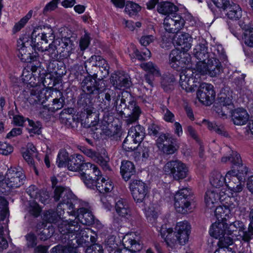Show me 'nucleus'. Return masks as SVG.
<instances>
[{"label": "nucleus", "mask_w": 253, "mask_h": 253, "mask_svg": "<svg viewBox=\"0 0 253 253\" xmlns=\"http://www.w3.org/2000/svg\"><path fill=\"white\" fill-rule=\"evenodd\" d=\"M158 12L164 15L173 14L178 10V8L173 3L169 1H163L158 3Z\"/></svg>", "instance_id": "e433bc0d"}, {"label": "nucleus", "mask_w": 253, "mask_h": 253, "mask_svg": "<svg viewBox=\"0 0 253 253\" xmlns=\"http://www.w3.org/2000/svg\"><path fill=\"white\" fill-rule=\"evenodd\" d=\"M200 81L199 74H195L191 69L187 68L180 74V85L187 92L194 91L197 87V84H199Z\"/></svg>", "instance_id": "f8f14e48"}, {"label": "nucleus", "mask_w": 253, "mask_h": 253, "mask_svg": "<svg viewBox=\"0 0 253 253\" xmlns=\"http://www.w3.org/2000/svg\"><path fill=\"white\" fill-rule=\"evenodd\" d=\"M125 247L123 249H117L114 253H135L142 248V245L134 239L126 237L123 240Z\"/></svg>", "instance_id": "5701e85b"}, {"label": "nucleus", "mask_w": 253, "mask_h": 253, "mask_svg": "<svg viewBox=\"0 0 253 253\" xmlns=\"http://www.w3.org/2000/svg\"><path fill=\"white\" fill-rule=\"evenodd\" d=\"M115 210L120 217L128 218L131 215V210L126 199L119 198L116 200Z\"/></svg>", "instance_id": "a878e982"}, {"label": "nucleus", "mask_w": 253, "mask_h": 253, "mask_svg": "<svg viewBox=\"0 0 253 253\" xmlns=\"http://www.w3.org/2000/svg\"><path fill=\"white\" fill-rule=\"evenodd\" d=\"M161 110L162 113L163 114V119L166 122L169 123L174 122V115L166 106L162 105Z\"/></svg>", "instance_id": "e2e57ef3"}, {"label": "nucleus", "mask_w": 253, "mask_h": 253, "mask_svg": "<svg viewBox=\"0 0 253 253\" xmlns=\"http://www.w3.org/2000/svg\"><path fill=\"white\" fill-rule=\"evenodd\" d=\"M141 10V7L132 1H127L126 4L125 12L130 16L136 14Z\"/></svg>", "instance_id": "4d7b16f0"}, {"label": "nucleus", "mask_w": 253, "mask_h": 253, "mask_svg": "<svg viewBox=\"0 0 253 253\" xmlns=\"http://www.w3.org/2000/svg\"><path fill=\"white\" fill-rule=\"evenodd\" d=\"M239 173V172L233 169L226 173L227 180L225 185L229 189L235 193L240 192L243 190V185L237 176Z\"/></svg>", "instance_id": "412c9836"}, {"label": "nucleus", "mask_w": 253, "mask_h": 253, "mask_svg": "<svg viewBox=\"0 0 253 253\" xmlns=\"http://www.w3.org/2000/svg\"><path fill=\"white\" fill-rule=\"evenodd\" d=\"M55 113L51 110V107L49 106L43 105L41 107L39 111L40 117L43 119L48 120L50 119L53 113Z\"/></svg>", "instance_id": "0e129e2a"}, {"label": "nucleus", "mask_w": 253, "mask_h": 253, "mask_svg": "<svg viewBox=\"0 0 253 253\" xmlns=\"http://www.w3.org/2000/svg\"><path fill=\"white\" fill-rule=\"evenodd\" d=\"M218 102L219 105L215 107V110L220 117L226 119L231 113L232 120L235 125L242 126L247 123L249 115L246 110L237 108L232 110L234 105L231 97L223 94L219 97Z\"/></svg>", "instance_id": "f03ea898"}, {"label": "nucleus", "mask_w": 253, "mask_h": 253, "mask_svg": "<svg viewBox=\"0 0 253 253\" xmlns=\"http://www.w3.org/2000/svg\"><path fill=\"white\" fill-rule=\"evenodd\" d=\"M59 231L63 235L73 234L75 238L88 242V233L90 230L88 228H82L76 219H69L61 222L59 225Z\"/></svg>", "instance_id": "6e6552de"}, {"label": "nucleus", "mask_w": 253, "mask_h": 253, "mask_svg": "<svg viewBox=\"0 0 253 253\" xmlns=\"http://www.w3.org/2000/svg\"><path fill=\"white\" fill-rule=\"evenodd\" d=\"M135 168L133 163L129 161H123L120 167V173L125 181H128L135 174Z\"/></svg>", "instance_id": "bb28decb"}, {"label": "nucleus", "mask_w": 253, "mask_h": 253, "mask_svg": "<svg viewBox=\"0 0 253 253\" xmlns=\"http://www.w3.org/2000/svg\"><path fill=\"white\" fill-rule=\"evenodd\" d=\"M226 11V15L228 18L237 20L242 16V10L240 6L231 1L229 5L223 10Z\"/></svg>", "instance_id": "72a5a7b5"}, {"label": "nucleus", "mask_w": 253, "mask_h": 253, "mask_svg": "<svg viewBox=\"0 0 253 253\" xmlns=\"http://www.w3.org/2000/svg\"><path fill=\"white\" fill-rule=\"evenodd\" d=\"M53 95L51 97H54L52 99L51 104H49L51 107V110L55 112L58 110L61 109L65 104V98L62 93L60 91H53Z\"/></svg>", "instance_id": "473e14b6"}, {"label": "nucleus", "mask_w": 253, "mask_h": 253, "mask_svg": "<svg viewBox=\"0 0 253 253\" xmlns=\"http://www.w3.org/2000/svg\"><path fill=\"white\" fill-rule=\"evenodd\" d=\"M55 39L54 32L51 28H48L46 31L38 33L34 30L31 38L29 37L30 45L35 51H44L48 41H53Z\"/></svg>", "instance_id": "1a4fd4ad"}, {"label": "nucleus", "mask_w": 253, "mask_h": 253, "mask_svg": "<svg viewBox=\"0 0 253 253\" xmlns=\"http://www.w3.org/2000/svg\"><path fill=\"white\" fill-rule=\"evenodd\" d=\"M82 161L83 156L81 155L77 154L76 157H70L67 165L68 169L73 171L79 170Z\"/></svg>", "instance_id": "de8ad7c7"}, {"label": "nucleus", "mask_w": 253, "mask_h": 253, "mask_svg": "<svg viewBox=\"0 0 253 253\" xmlns=\"http://www.w3.org/2000/svg\"><path fill=\"white\" fill-rule=\"evenodd\" d=\"M226 180H227L226 175L223 176L220 172L214 171L211 173L210 178V182L213 188L220 189V187L225 184Z\"/></svg>", "instance_id": "79ce46f5"}, {"label": "nucleus", "mask_w": 253, "mask_h": 253, "mask_svg": "<svg viewBox=\"0 0 253 253\" xmlns=\"http://www.w3.org/2000/svg\"><path fill=\"white\" fill-rule=\"evenodd\" d=\"M215 92L212 84L205 83L200 84L197 97L200 102L206 105H211L214 100Z\"/></svg>", "instance_id": "f3484780"}, {"label": "nucleus", "mask_w": 253, "mask_h": 253, "mask_svg": "<svg viewBox=\"0 0 253 253\" xmlns=\"http://www.w3.org/2000/svg\"><path fill=\"white\" fill-rule=\"evenodd\" d=\"M175 82V79L173 75L164 74L161 78V85L165 91H168L173 88Z\"/></svg>", "instance_id": "58836bf2"}, {"label": "nucleus", "mask_w": 253, "mask_h": 253, "mask_svg": "<svg viewBox=\"0 0 253 253\" xmlns=\"http://www.w3.org/2000/svg\"><path fill=\"white\" fill-rule=\"evenodd\" d=\"M201 123L211 131H215L216 133L225 137L228 136V133L222 125L218 126L215 123L210 122L206 119L203 120Z\"/></svg>", "instance_id": "ea45409f"}, {"label": "nucleus", "mask_w": 253, "mask_h": 253, "mask_svg": "<svg viewBox=\"0 0 253 253\" xmlns=\"http://www.w3.org/2000/svg\"><path fill=\"white\" fill-rule=\"evenodd\" d=\"M206 61H199L196 66L195 72L200 75H206L208 72V59Z\"/></svg>", "instance_id": "680f3d73"}, {"label": "nucleus", "mask_w": 253, "mask_h": 253, "mask_svg": "<svg viewBox=\"0 0 253 253\" xmlns=\"http://www.w3.org/2000/svg\"><path fill=\"white\" fill-rule=\"evenodd\" d=\"M90 175L91 174L89 173H85L84 175H81L80 178L86 187L94 189L95 188H96L97 182L101 178V173L98 176H95L94 179Z\"/></svg>", "instance_id": "a18cd8bd"}, {"label": "nucleus", "mask_w": 253, "mask_h": 253, "mask_svg": "<svg viewBox=\"0 0 253 253\" xmlns=\"http://www.w3.org/2000/svg\"><path fill=\"white\" fill-rule=\"evenodd\" d=\"M114 187L113 183L108 177L101 178L97 182L96 189L101 193H109L112 191Z\"/></svg>", "instance_id": "c9c22d12"}, {"label": "nucleus", "mask_w": 253, "mask_h": 253, "mask_svg": "<svg viewBox=\"0 0 253 253\" xmlns=\"http://www.w3.org/2000/svg\"><path fill=\"white\" fill-rule=\"evenodd\" d=\"M110 81L115 88L121 90L129 87L131 84L129 77L120 73L112 76Z\"/></svg>", "instance_id": "b1692460"}, {"label": "nucleus", "mask_w": 253, "mask_h": 253, "mask_svg": "<svg viewBox=\"0 0 253 253\" xmlns=\"http://www.w3.org/2000/svg\"><path fill=\"white\" fill-rule=\"evenodd\" d=\"M140 143L136 142L133 137L127 135L123 143V148L126 151H131L134 150L137 147V144Z\"/></svg>", "instance_id": "5fc2aeb1"}, {"label": "nucleus", "mask_w": 253, "mask_h": 253, "mask_svg": "<svg viewBox=\"0 0 253 253\" xmlns=\"http://www.w3.org/2000/svg\"><path fill=\"white\" fill-rule=\"evenodd\" d=\"M129 189L134 200L137 203H144L148 197L149 188L142 180H132L129 184Z\"/></svg>", "instance_id": "2eb2a0df"}, {"label": "nucleus", "mask_w": 253, "mask_h": 253, "mask_svg": "<svg viewBox=\"0 0 253 253\" xmlns=\"http://www.w3.org/2000/svg\"><path fill=\"white\" fill-rule=\"evenodd\" d=\"M175 41L176 43L181 46L183 51H187L191 47L193 39L189 34L182 33L178 36Z\"/></svg>", "instance_id": "2f4dec72"}, {"label": "nucleus", "mask_w": 253, "mask_h": 253, "mask_svg": "<svg viewBox=\"0 0 253 253\" xmlns=\"http://www.w3.org/2000/svg\"><path fill=\"white\" fill-rule=\"evenodd\" d=\"M82 171L80 173V176L84 175L85 173H93L95 176H99L101 173V171L95 165L90 163H84L83 161L82 162L80 170Z\"/></svg>", "instance_id": "c03bdc74"}, {"label": "nucleus", "mask_w": 253, "mask_h": 253, "mask_svg": "<svg viewBox=\"0 0 253 253\" xmlns=\"http://www.w3.org/2000/svg\"><path fill=\"white\" fill-rule=\"evenodd\" d=\"M175 143L176 142L174 143H168V144L163 145L160 149L166 154H172L177 150Z\"/></svg>", "instance_id": "774afa93"}, {"label": "nucleus", "mask_w": 253, "mask_h": 253, "mask_svg": "<svg viewBox=\"0 0 253 253\" xmlns=\"http://www.w3.org/2000/svg\"><path fill=\"white\" fill-rule=\"evenodd\" d=\"M128 97L130 98L129 101H132L131 95L128 92H123L120 104H118V101L120 98V95L118 94L117 95V99L115 100V102L112 103V104H113V107H115L116 111L121 115H125L126 113H125V111L127 110H129V109H128V105L127 106V108H126V99L124 98V97L127 98Z\"/></svg>", "instance_id": "7c9ffc66"}, {"label": "nucleus", "mask_w": 253, "mask_h": 253, "mask_svg": "<svg viewBox=\"0 0 253 253\" xmlns=\"http://www.w3.org/2000/svg\"><path fill=\"white\" fill-rule=\"evenodd\" d=\"M226 190L224 188H212L207 191L205 196V201L206 206L210 209L214 208L215 205L219 201L232 200L226 193Z\"/></svg>", "instance_id": "dca6fc26"}, {"label": "nucleus", "mask_w": 253, "mask_h": 253, "mask_svg": "<svg viewBox=\"0 0 253 253\" xmlns=\"http://www.w3.org/2000/svg\"><path fill=\"white\" fill-rule=\"evenodd\" d=\"M128 52L130 58L137 59L139 60H145L150 57L151 52L147 48L144 49L142 52H140L134 45L131 44L128 47Z\"/></svg>", "instance_id": "cd10ccee"}, {"label": "nucleus", "mask_w": 253, "mask_h": 253, "mask_svg": "<svg viewBox=\"0 0 253 253\" xmlns=\"http://www.w3.org/2000/svg\"><path fill=\"white\" fill-rule=\"evenodd\" d=\"M71 191L68 188L62 187H56L54 191V200L59 202L57 207V211H64L65 207L71 210L70 212L75 213L76 209L75 208V200L72 198Z\"/></svg>", "instance_id": "0eeeda50"}, {"label": "nucleus", "mask_w": 253, "mask_h": 253, "mask_svg": "<svg viewBox=\"0 0 253 253\" xmlns=\"http://www.w3.org/2000/svg\"><path fill=\"white\" fill-rule=\"evenodd\" d=\"M157 228L168 246L171 249L176 248L178 245H184L188 241L191 226L187 221L177 222L174 231L166 225Z\"/></svg>", "instance_id": "f257e3e1"}, {"label": "nucleus", "mask_w": 253, "mask_h": 253, "mask_svg": "<svg viewBox=\"0 0 253 253\" xmlns=\"http://www.w3.org/2000/svg\"><path fill=\"white\" fill-rule=\"evenodd\" d=\"M163 169L166 173L171 175L175 180L186 178L189 172L187 166L179 160L168 162L164 166Z\"/></svg>", "instance_id": "9b49d317"}, {"label": "nucleus", "mask_w": 253, "mask_h": 253, "mask_svg": "<svg viewBox=\"0 0 253 253\" xmlns=\"http://www.w3.org/2000/svg\"><path fill=\"white\" fill-rule=\"evenodd\" d=\"M181 54V51L178 49H174L171 50L169 55V64L170 66L175 69L176 70H179V64L180 62Z\"/></svg>", "instance_id": "49530a36"}, {"label": "nucleus", "mask_w": 253, "mask_h": 253, "mask_svg": "<svg viewBox=\"0 0 253 253\" xmlns=\"http://www.w3.org/2000/svg\"><path fill=\"white\" fill-rule=\"evenodd\" d=\"M166 141L168 143H174L176 142V139L172 136L168 137L166 134H161L157 140V145L158 148L160 149L163 145H165Z\"/></svg>", "instance_id": "052dcab7"}, {"label": "nucleus", "mask_w": 253, "mask_h": 253, "mask_svg": "<svg viewBox=\"0 0 253 253\" xmlns=\"http://www.w3.org/2000/svg\"><path fill=\"white\" fill-rule=\"evenodd\" d=\"M221 162L226 163L230 162L233 165L237 167V171L240 173L247 174L248 169L246 166H244L240 155L236 152L231 150L230 156L223 157L221 158Z\"/></svg>", "instance_id": "4be33fe9"}, {"label": "nucleus", "mask_w": 253, "mask_h": 253, "mask_svg": "<svg viewBox=\"0 0 253 253\" xmlns=\"http://www.w3.org/2000/svg\"><path fill=\"white\" fill-rule=\"evenodd\" d=\"M210 58L224 61L226 59L225 51L221 45H214L211 48Z\"/></svg>", "instance_id": "37998d69"}, {"label": "nucleus", "mask_w": 253, "mask_h": 253, "mask_svg": "<svg viewBox=\"0 0 253 253\" xmlns=\"http://www.w3.org/2000/svg\"><path fill=\"white\" fill-rule=\"evenodd\" d=\"M79 103L83 106L84 113L86 114L88 123L90 121L92 126H99L102 132L106 136L111 137L114 135V132L110 128V122L106 120L107 117H103L102 120L99 122V114L93 113V104L89 99H85L84 97H83L80 99Z\"/></svg>", "instance_id": "20e7f679"}, {"label": "nucleus", "mask_w": 253, "mask_h": 253, "mask_svg": "<svg viewBox=\"0 0 253 253\" xmlns=\"http://www.w3.org/2000/svg\"><path fill=\"white\" fill-rule=\"evenodd\" d=\"M221 63L218 60L209 58L208 59V74L212 77H216L219 74L221 70Z\"/></svg>", "instance_id": "a19ab883"}, {"label": "nucleus", "mask_w": 253, "mask_h": 253, "mask_svg": "<svg viewBox=\"0 0 253 253\" xmlns=\"http://www.w3.org/2000/svg\"><path fill=\"white\" fill-rule=\"evenodd\" d=\"M187 51H181V59L180 62H178L179 65V70L183 68H188L190 69V64L191 62V56L189 54L186 52Z\"/></svg>", "instance_id": "13d9d810"}, {"label": "nucleus", "mask_w": 253, "mask_h": 253, "mask_svg": "<svg viewBox=\"0 0 253 253\" xmlns=\"http://www.w3.org/2000/svg\"><path fill=\"white\" fill-rule=\"evenodd\" d=\"M194 56L199 61H207L210 58V53L208 51L207 42L202 39L194 48L193 50Z\"/></svg>", "instance_id": "393cba45"}, {"label": "nucleus", "mask_w": 253, "mask_h": 253, "mask_svg": "<svg viewBox=\"0 0 253 253\" xmlns=\"http://www.w3.org/2000/svg\"><path fill=\"white\" fill-rule=\"evenodd\" d=\"M70 160L68 153L64 150L59 151L56 160V164L59 168H63L67 166Z\"/></svg>", "instance_id": "603ef678"}, {"label": "nucleus", "mask_w": 253, "mask_h": 253, "mask_svg": "<svg viewBox=\"0 0 253 253\" xmlns=\"http://www.w3.org/2000/svg\"><path fill=\"white\" fill-rule=\"evenodd\" d=\"M245 229L244 223L239 220H236L230 223L224 221L215 222L213 223L210 229L211 236L217 239L221 236L227 235L232 237L238 236L240 232Z\"/></svg>", "instance_id": "39448f33"}, {"label": "nucleus", "mask_w": 253, "mask_h": 253, "mask_svg": "<svg viewBox=\"0 0 253 253\" xmlns=\"http://www.w3.org/2000/svg\"><path fill=\"white\" fill-rule=\"evenodd\" d=\"M185 24L184 20L180 15H174L172 18L167 16L164 20V27L166 31L170 33H176Z\"/></svg>", "instance_id": "aec40b11"}, {"label": "nucleus", "mask_w": 253, "mask_h": 253, "mask_svg": "<svg viewBox=\"0 0 253 253\" xmlns=\"http://www.w3.org/2000/svg\"><path fill=\"white\" fill-rule=\"evenodd\" d=\"M102 155H98L97 159L94 161L98 163L102 168L105 170H111V168L109 164L110 159L108 156L105 150L102 152Z\"/></svg>", "instance_id": "8fccbe9b"}, {"label": "nucleus", "mask_w": 253, "mask_h": 253, "mask_svg": "<svg viewBox=\"0 0 253 253\" xmlns=\"http://www.w3.org/2000/svg\"><path fill=\"white\" fill-rule=\"evenodd\" d=\"M229 29L233 35L238 39L241 37L242 30L239 26L235 23H229L228 24Z\"/></svg>", "instance_id": "338daca9"}, {"label": "nucleus", "mask_w": 253, "mask_h": 253, "mask_svg": "<svg viewBox=\"0 0 253 253\" xmlns=\"http://www.w3.org/2000/svg\"><path fill=\"white\" fill-rule=\"evenodd\" d=\"M127 135L133 137L136 142H141L145 136V129L139 125L132 126L128 130Z\"/></svg>", "instance_id": "4c0bfd02"}, {"label": "nucleus", "mask_w": 253, "mask_h": 253, "mask_svg": "<svg viewBox=\"0 0 253 253\" xmlns=\"http://www.w3.org/2000/svg\"><path fill=\"white\" fill-rule=\"evenodd\" d=\"M140 67L144 71L148 72L147 74H154L156 77L161 75L159 68L152 62L141 63Z\"/></svg>", "instance_id": "3c124183"}, {"label": "nucleus", "mask_w": 253, "mask_h": 253, "mask_svg": "<svg viewBox=\"0 0 253 253\" xmlns=\"http://www.w3.org/2000/svg\"><path fill=\"white\" fill-rule=\"evenodd\" d=\"M190 192L187 188L178 190L174 196V207L177 212L185 214L191 210Z\"/></svg>", "instance_id": "ddd939ff"}, {"label": "nucleus", "mask_w": 253, "mask_h": 253, "mask_svg": "<svg viewBox=\"0 0 253 253\" xmlns=\"http://www.w3.org/2000/svg\"><path fill=\"white\" fill-rule=\"evenodd\" d=\"M28 211L35 217H38L40 215L41 210L37 202H30L28 207Z\"/></svg>", "instance_id": "69168bd1"}, {"label": "nucleus", "mask_w": 253, "mask_h": 253, "mask_svg": "<svg viewBox=\"0 0 253 253\" xmlns=\"http://www.w3.org/2000/svg\"><path fill=\"white\" fill-rule=\"evenodd\" d=\"M78 218L83 224L90 225L94 222V216L88 208H81L77 210Z\"/></svg>", "instance_id": "c756f323"}, {"label": "nucleus", "mask_w": 253, "mask_h": 253, "mask_svg": "<svg viewBox=\"0 0 253 253\" xmlns=\"http://www.w3.org/2000/svg\"><path fill=\"white\" fill-rule=\"evenodd\" d=\"M218 238H219V241L217 244L219 247L218 249H227L228 251H231V248L229 247L233 244V239L232 238L223 235Z\"/></svg>", "instance_id": "864d4df0"}, {"label": "nucleus", "mask_w": 253, "mask_h": 253, "mask_svg": "<svg viewBox=\"0 0 253 253\" xmlns=\"http://www.w3.org/2000/svg\"><path fill=\"white\" fill-rule=\"evenodd\" d=\"M103 92L104 94H102V98L99 100L100 104L99 106L103 110H108V109L111 107V105H113L112 103L115 102V100L117 99V95H116V92L115 90L110 89H106L105 87V90H104L102 93L99 94L95 98H97V99L100 98V95L102 94ZM94 97H91L89 96H85L84 99H89L91 101V99L94 98Z\"/></svg>", "instance_id": "6ab92c4d"}, {"label": "nucleus", "mask_w": 253, "mask_h": 253, "mask_svg": "<svg viewBox=\"0 0 253 253\" xmlns=\"http://www.w3.org/2000/svg\"><path fill=\"white\" fill-rule=\"evenodd\" d=\"M8 214V202L6 199L0 197V251L6 249L8 247V243L3 237L4 232L9 234L8 229V221L6 218Z\"/></svg>", "instance_id": "9d476101"}, {"label": "nucleus", "mask_w": 253, "mask_h": 253, "mask_svg": "<svg viewBox=\"0 0 253 253\" xmlns=\"http://www.w3.org/2000/svg\"><path fill=\"white\" fill-rule=\"evenodd\" d=\"M30 128L28 131L30 133L40 134L41 133L42 124L40 122H34L27 118Z\"/></svg>", "instance_id": "6e6d98bb"}, {"label": "nucleus", "mask_w": 253, "mask_h": 253, "mask_svg": "<svg viewBox=\"0 0 253 253\" xmlns=\"http://www.w3.org/2000/svg\"><path fill=\"white\" fill-rule=\"evenodd\" d=\"M128 109L131 111V114L128 115L125 120L127 126L136 122L141 113L140 108L136 105V102L133 100L128 101Z\"/></svg>", "instance_id": "c85d7f7f"}, {"label": "nucleus", "mask_w": 253, "mask_h": 253, "mask_svg": "<svg viewBox=\"0 0 253 253\" xmlns=\"http://www.w3.org/2000/svg\"><path fill=\"white\" fill-rule=\"evenodd\" d=\"M60 212L58 211V214L56 212L54 211H48L46 212L45 215H44V219L48 222L53 223L54 224H56L58 226V229H59V225L61 223V221H64L65 220H62L60 215H61V211L59 210ZM66 220L65 221H66Z\"/></svg>", "instance_id": "09e8293b"}, {"label": "nucleus", "mask_w": 253, "mask_h": 253, "mask_svg": "<svg viewBox=\"0 0 253 253\" xmlns=\"http://www.w3.org/2000/svg\"><path fill=\"white\" fill-rule=\"evenodd\" d=\"M25 179V175L22 170L11 168L7 170L4 178L0 179V192L8 194L12 189L22 185Z\"/></svg>", "instance_id": "423d86ee"}, {"label": "nucleus", "mask_w": 253, "mask_h": 253, "mask_svg": "<svg viewBox=\"0 0 253 253\" xmlns=\"http://www.w3.org/2000/svg\"><path fill=\"white\" fill-rule=\"evenodd\" d=\"M53 95V90L42 86H35L30 90L27 100L31 105L42 104Z\"/></svg>", "instance_id": "4468645a"}, {"label": "nucleus", "mask_w": 253, "mask_h": 253, "mask_svg": "<svg viewBox=\"0 0 253 253\" xmlns=\"http://www.w3.org/2000/svg\"><path fill=\"white\" fill-rule=\"evenodd\" d=\"M230 205H224L222 206L217 207L214 211L215 214L217 218H221L220 222L226 220V217H229L231 213V210L234 209V205L233 204Z\"/></svg>", "instance_id": "f704fd0d"}, {"label": "nucleus", "mask_w": 253, "mask_h": 253, "mask_svg": "<svg viewBox=\"0 0 253 253\" xmlns=\"http://www.w3.org/2000/svg\"><path fill=\"white\" fill-rule=\"evenodd\" d=\"M89 63L86 61L84 62V68L88 75L82 81L81 84L82 90L84 94L81 95V98L85 96L95 97L105 90V81L103 80H96L97 73L94 66H88Z\"/></svg>", "instance_id": "7ed1b4c3"}, {"label": "nucleus", "mask_w": 253, "mask_h": 253, "mask_svg": "<svg viewBox=\"0 0 253 253\" xmlns=\"http://www.w3.org/2000/svg\"><path fill=\"white\" fill-rule=\"evenodd\" d=\"M242 40L247 46L253 47V28H250L244 31Z\"/></svg>", "instance_id": "bf43d9fd"}, {"label": "nucleus", "mask_w": 253, "mask_h": 253, "mask_svg": "<svg viewBox=\"0 0 253 253\" xmlns=\"http://www.w3.org/2000/svg\"><path fill=\"white\" fill-rule=\"evenodd\" d=\"M17 47L19 51L18 56L23 62H31L32 59L30 52L29 37L24 36L20 38L17 41Z\"/></svg>", "instance_id": "a211bd4d"}]
</instances>
